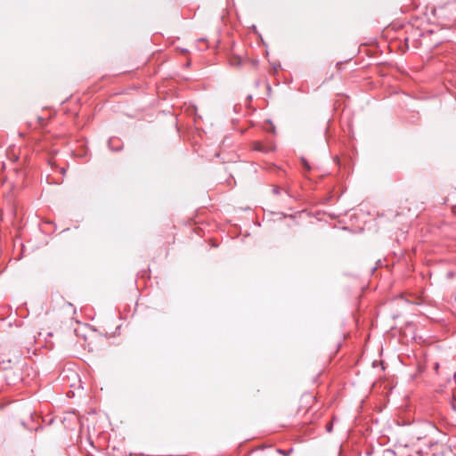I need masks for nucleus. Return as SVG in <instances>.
I'll list each match as a JSON object with an SVG mask.
<instances>
[{
    "label": "nucleus",
    "instance_id": "3",
    "mask_svg": "<svg viewBox=\"0 0 456 456\" xmlns=\"http://www.w3.org/2000/svg\"><path fill=\"white\" fill-rule=\"evenodd\" d=\"M255 149H256V150H257V151H262V148H261V146H260V143H259V142H256V143L255 144Z\"/></svg>",
    "mask_w": 456,
    "mask_h": 456
},
{
    "label": "nucleus",
    "instance_id": "2",
    "mask_svg": "<svg viewBox=\"0 0 456 456\" xmlns=\"http://www.w3.org/2000/svg\"><path fill=\"white\" fill-rule=\"evenodd\" d=\"M241 60L240 57H234L232 60V65H240Z\"/></svg>",
    "mask_w": 456,
    "mask_h": 456
},
{
    "label": "nucleus",
    "instance_id": "4",
    "mask_svg": "<svg viewBox=\"0 0 456 456\" xmlns=\"http://www.w3.org/2000/svg\"><path fill=\"white\" fill-rule=\"evenodd\" d=\"M304 165H305V167L307 169H309V168H310L309 165H308V164H306L305 162H304Z\"/></svg>",
    "mask_w": 456,
    "mask_h": 456
},
{
    "label": "nucleus",
    "instance_id": "1",
    "mask_svg": "<svg viewBox=\"0 0 456 456\" xmlns=\"http://www.w3.org/2000/svg\"><path fill=\"white\" fill-rule=\"evenodd\" d=\"M314 403V396L312 394H304L299 400V410L307 411Z\"/></svg>",
    "mask_w": 456,
    "mask_h": 456
}]
</instances>
